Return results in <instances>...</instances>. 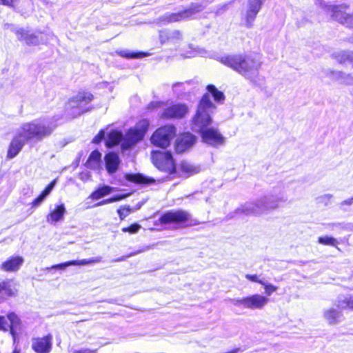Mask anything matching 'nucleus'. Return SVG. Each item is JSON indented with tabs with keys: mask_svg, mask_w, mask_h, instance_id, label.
<instances>
[{
	"mask_svg": "<svg viewBox=\"0 0 353 353\" xmlns=\"http://www.w3.org/2000/svg\"><path fill=\"white\" fill-rule=\"evenodd\" d=\"M219 61L253 83H257L261 62L256 57L252 55L228 54L220 57Z\"/></svg>",
	"mask_w": 353,
	"mask_h": 353,
	"instance_id": "f257e3e1",
	"label": "nucleus"
},
{
	"mask_svg": "<svg viewBox=\"0 0 353 353\" xmlns=\"http://www.w3.org/2000/svg\"><path fill=\"white\" fill-rule=\"evenodd\" d=\"M57 125L52 119H37L23 123L16 132L27 143L29 141H41L49 137Z\"/></svg>",
	"mask_w": 353,
	"mask_h": 353,
	"instance_id": "f03ea898",
	"label": "nucleus"
},
{
	"mask_svg": "<svg viewBox=\"0 0 353 353\" xmlns=\"http://www.w3.org/2000/svg\"><path fill=\"white\" fill-rule=\"evenodd\" d=\"M287 200V195L281 192L278 194L261 198L255 202L246 203L239 210L246 215H259L267 210L276 209L281 203L286 202Z\"/></svg>",
	"mask_w": 353,
	"mask_h": 353,
	"instance_id": "7ed1b4c3",
	"label": "nucleus"
},
{
	"mask_svg": "<svg viewBox=\"0 0 353 353\" xmlns=\"http://www.w3.org/2000/svg\"><path fill=\"white\" fill-rule=\"evenodd\" d=\"M215 109V105L212 103L208 94L202 97L199 104L196 112L192 120V130L202 134L203 131L208 130L212 123L211 114Z\"/></svg>",
	"mask_w": 353,
	"mask_h": 353,
	"instance_id": "20e7f679",
	"label": "nucleus"
},
{
	"mask_svg": "<svg viewBox=\"0 0 353 353\" xmlns=\"http://www.w3.org/2000/svg\"><path fill=\"white\" fill-rule=\"evenodd\" d=\"M228 301L235 307L255 310L263 309L270 299L261 294H254L242 298L229 299Z\"/></svg>",
	"mask_w": 353,
	"mask_h": 353,
	"instance_id": "39448f33",
	"label": "nucleus"
},
{
	"mask_svg": "<svg viewBox=\"0 0 353 353\" xmlns=\"http://www.w3.org/2000/svg\"><path fill=\"white\" fill-rule=\"evenodd\" d=\"M161 108L162 112L160 114L161 118L170 119H181L185 116L188 112V108L185 104L177 103L170 104L164 103L160 101H154L150 103L149 109Z\"/></svg>",
	"mask_w": 353,
	"mask_h": 353,
	"instance_id": "423d86ee",
	"label": "nucleus"
},
{
	"mask_svg": "<svg viewBox=\"0 0 353 353\" xmlns=\"http://www.w3.org/2000/svg\"><path fill=\"white\" fill-rule=\"evenodd\" d=\"M149 126V121L143 119L139 121L134 128H131L125 133L122 142V148L127 150L141 141Z\"/></svg>",
	"mask_w": 353,
	"mask_h": 353,
	"instance_id": "0eeeda50",
	"label": "nucleus"
},
{
	"mask_svg": "<svg viewBox=\"0 0 353 353\" xmlns=\"http://www.w3.org/2000/svg\"><path fill=\"white\" fill-rule=\"evenodd\" d=\"M93 95L88 92H79L71 98L68 104L67 109L71 111L72 117H76L88 111L86 105L92 101Z\"/></svg>",
	"mask_w": 353,
	"mask_h": 353,
	"instance_id": "6e6552de",
	"label": "nucleus"
},
{
	"mask_svg": "<svg viewBox=\"0 0 353 353\" xmlns=\"http://www.w3.org/2000/svg\"><path fill=\"white\" fill-rule=\"evenodd\" d=\"M176 134V129L174 125H167L157 129L151 137V142L153 145L165 148L168 147L171 139Z\"/></svg>",
	"mask_w": 353,
	"mask_h": 353,
	"instance_id": "1a4fd4ad",
	"label": "nucleus"
},
{
	"mask_svg": "<svg viewBox=\"0 0 353 353\" xmlns=\"http://www.w3.org/2000/svg\"><path fill=\"white\" fill-rule=\"evenodd\" d=\"M152 160L154 165L160 170L172 173L175 170V165L172 154L168 152L153 151Z\"/></svg>",
	"mask_w": 353,
	"mask_h": 353,
	"instance_id": "9d476101",
	"label": "nucleus"
},
{
	"mask_svg": "<svg viewBox=\"0 0 353 353\" xmlns=\"http://www.w3.org/2000/svg\"><path fill=\"white\" fill-rule=\"evenodd\" d=\"M204 9V6L200 3L192 4L188 8L177 12V13H168L162 18L163 21L167 23L177 22L184 19H190L195 14L201 12Z\"/></svg>",
	"mask_w": 353,
	"mask_h": 353,
	"instance_id": "9b49d317",
	"label": "nucleus"
},
{
	"mask_svg": "<svg viewBox=\"0 0 353 353\" xmlns=\"http://www.w3.org/2000/svg\"><path fill=\"white\" fill-rule=\"evenodd\" d=\"M21 330V321L19 317L14 312H10L7 316H0V330L3 332L10 331V334L15 338L18 331Z\"/></svg>",
	"mask_w": 353,
	"mask_h": 353,
	"instance_id": "f8f14e48",
	"label": "nucleus"
},
{
	"mask_svg": "<svg viewBox=\"0 0 353 353\" xmlns=\"http://www.w3.org/2000/svg\"><path fill=\"white\" fill-rule=\"evenodd\" d=\"M191 219L190 214L183 210H170L164 213L159 218V221L163 224H181Z\"/></svg>",
	"mask_w": 353,
	"mask_h": 353,
	"instance_id": "ddd939ff",
	"label": "nucleus"
},
{
	"mask_svg": "<svg viewBox=\"0 0 353 353\" xmlns=\"http://www.w3.org/2000/svg\"><path fill=\"white\" fill-rule=\"evenodd\" d=\"M327 10L331 12L332 18L343 26L353 29V14L347 13L343 6H328Z\"/></svg>",
	"mask_w": 353,
	"mask_h": 353,
	"instance_id": "4468645a",
	"label": "nucleus"
},
{
	"mask_svg": "<svg viewBox=\"0 0 353 353\" xmlns=\"http://www.w3.org/2000/svg\"><path fill=\"white\" fill-rule=\"evenodd\" d=\"M327 307L323 311V317L325 321L329 325H336L341 323L344 320L343 314L341 309L336 306Z\"/></svg>",
	"mask_w": 353,
	"mask_h": 353,
	"instance_id": "2eb2a0df",
	"label": "nucleus"
},
{
	"mask_svg": "<svg viewBox=\"0 0 353 353\" xmlns=\"http://www.w3.org/2000/svg\"><path fill=\"white\" fill-rule=\"evenodd\" d=\"M31 347L36 353H50L52 347V335L32 339Z\"/></svg>",
	"mask_w": 353,
	"mask_h": 353,
	"instance_id": "dca6fc26",
	"label": "nucleus"
},
{
	"mask_svg": "<svg viewBox=\"0 0 353 353\" xmlns=\"http://www.w3.org/2000/svg\"><path fill=\"white\" fill-rule=\"evenodd\" d=\"M265 0H249L248 9L245 16V25L248 28H251L256 14L259 12L261 6Z\"/></svg>",
	"mask_w": 353,
	"mask_h": 353,
	"instance_id": "f3484780",
	"label": "nucleus"
},
{
	"mask_svg": "<svg viewBox=\"0 0 353 353\" xmlns=\"http://www.w3.org/2000/svg\"><path fill=\"white\" fill-rule=\"evenodd\" d=\"M201 135L204 143L212 146L221 145L225 142V138L222 134L216 129L213 128L203 131Z\"/></svg>",
	"mask_w": 353,
	"mask_h": 353,
	"instance_id": "a211bd4d",
	"label": "nucleus"
},
{
	"mask_svg": "<svg viewBox=\"0 0 353 353\" xmlns=\"http://www.w3.org/2000/svg\"><path fill=\"white\" fill-rule=\"evenodd\" d=\"M183 39V34L179 30H162L159 32V39L161 43L178 46Z\"/></svg>",
	"mask_w": 353,
	"mask_h": 353,
	"instance_id": "6ab92c4d",
	"label": "nucleus"
},
{
	"mask_svg": "<svg viewBox=\"0 0 353 353\" xmlns=\"http://www.w3.org/2000/svg\"><path fill=\"white\" fill-rule=\"evenodd\" d=\"M16 34L19 40L24 41L29 46H36L45 42L43 36L39 37L23 28L17 30Z\"/></svg>",
	"mask_w": 353,
	"mask_h": 353,
	"instance_id": "aec40b11",
	"label": "nucleus"
},
{
	"mask_svg": "<svg viewBox=\"0 0 353 353\" xmlns=\"http://www.w3.org/2000/svg\"><path fill=\"white\" fill-rule=\"evenodd\" d=\"M27 142L17 133L15 132L7 152L6 158L8 159H12L14 158L23 149V146Z\"/></svg>",
	"mask_w": 353,
	"mask_h": 353,
	"instance_id": "412c9836",
	"label": "nucleus"
},
{
	"mask_svg": "<svg viewBox=\"0 0 353 353\" xmlns=\"http://www.w3.org/2000/svg\"><path fill=\"white\" fill-rule=\"evenodd\" d=\"M24 259L21 256H12L3 262L0 269L4 272H17L23 265Z\"/></svg>",
	"mask_w": 353,
	"mask_h": 353,
	"instance_id": "4be33fe9",
	"label": "nucleus"
},
{
	"mask_svg": "<svg viewBox=\"0 0 353 353\" xmlns=\"http://www.w3.org/2000/svg\"><path fill=\"white\" fill-rule=\"evenodd\" d=\"M196 141V137L190 132L183 133L176 140V150L183 152L191 147Z\"/></svg>",
	"mask_w": 353,
	"mask_h": 353,
	"instance_id": "5701e85b",
	"label": "nucleus"
},
{
	"mask_svg": "<svg viewBox=\"0 0 353 353\" xmlns=\"http://www.w3.org/2000/svg\"><path fill=\"white\" fill-rule=\"evenodd\" d=\"M65 213L66 209L63 203L57 205L48 214L46 217L47 222L50 224H55L63 219Z\"/></svg>",
	"mask_w": 353,
	"mask_h": 353,
	"instance_id": "b1692460",
	"label": "nucleus"
},
{
	"mask_svg": "<svg viewBox=\"0 0 353 353\" xmlns=\"http://www.w3.org/2000/svg\"><path fill=\"white\" fill-rule=\"evenodd\" d=\"M104 160L108 172L110 174L115 173L120 164L119 155L115 152H109L105 156Z\"/></svg>",
	"mask_w": 353,
	"mask_h": 353,
	"instance_id": "393cba45",
	"label": "nucleus"
},
{
	"mask_svg": "<svg viewBox=\"0 0 353 353\" xmlns=\"http://www.w3.org/2000/svg\"><path fill=\"white\" fill-rule=\"evenodd\" d=\"M101 154L98 150H94L90 154L85 163L88 168L99 170L101 168Z\"/></svg>",
	"mask_w": 353,
	"mask_h": 353,
	"instance_id": "a878e982",
	"label": "nucleus"
},
{
	"mask_svg": "<svg viewBox=\"0 0 353 353\" xmlns=\"http://www.w3.org/2000/svg\"><path fill=\"white\" fill-rule=\"evenodd\" d=\"M17 290L10 281H3L0 283V303L6 297L14 296Z\"/></svg>",
	"mask_w": 353,
	"mask_h": 353,
	"instance_id": "bb28decb",
	"label": "nucleus"
},
{
	"mask_svg": "<svg viewBox=\"0 0 353 353\" xmlns=\"http://www.w3.org/2000/svg\"><path fill=\"white\" fill-rule=\"evenodd\" d=\"M123 137L124 136L119 131L112 130L110 132L105 141L106 146L110 148L117 145L121 141L122 143Z\"/></svg>",
	"mask_w": 353,
	"mask_h": 353,
	"instance_id": "cd10ccee",
	"label": "nucleus"
},
{
	"mask_svg": "<svg viewBox=\"0 0 353 353\" xmlns=\"http://www.w3.org/2000/svg\"><path fill=\"white\" fill-rule=\"evenodd\" d=\"M55 183H56L55 181H52L46 188V189L41 192V194L32 202V208H37L38 206H39L41 204V203L44 201L46 197L52 190V189L54 188V187L55 185Z\"/></svg>",
	"mask_w": 353,
	"mask_h": 353,
	"instance_id": "c85d7f7f",
	"label": "nucleus"
},
{
	"mask_svg": "<svg viewBox=\"0 0 353 353\" xmlns=\"http://www.w3.org/2000/svg\"><path fill=\"white\" fill-rule=\"evenodd\" d=\"M180 170L182 174L185 177H188L192 174H196L199 172V168L188 162H181L180 164Z\"/></svg>",
	"mask_w": 353,
	"mask_h": 353,
	"instance_id": "c756f323",
	"label": "nucleus"
},
{
	"mask_svg": "<svg viewBox=\"0 0 353 353\" xmlns=\"http://www.w3.org/2000/svg\"><path fill=\"white\" fill-rule=\"evenodd\" d=\"M113 190L114 188L110 186L104 185L94 191L90 194V197L93 200H99V199L110 194Z\"/></svg>",
	"mask_w": 353,
	"mask_h": 353,
	"instance_id": "7c9ffc66",
	"label": "nucleus"
},
{
	"mask_svg": "<svg viewBox=\"0 0 353 353\" xmlns=\"http://www.w3.org/2000/svg\"><path fill=\"white\" fill-rule=\"evenodd\" d=\"M336 306L341 310H353V296L340 298L336 301Z\"/></svg>",
	"mask_w": 353,
	"mask_h": 353,
	"instance_id": "2f4dec72",
	"label": "nucleus"
},
{
	"mask_svg": "<svg viewBox=\"0 0 353 353\" xmlns=\"http://www.w3.org/2000/svg\"><path fill=\"white\" fill-rule=\"evenodd\" d=\"M117 54H119L121 57H125V58H134V59H140L143 58L144 57H147L149 55L148 53L145 52H130L128 50H121L119 52H117Z\"/></svg>",
	"mask_w": 353,
	"mask_h": 353,
	"instance_id": "473e14b6",
	"label": "nucleus"
},
{
	"mask_svg": "<svg viewBox=\"0 0 353 353\" xmlns=\"http://www.w3.org/2000/svg\"><path fill=\"white\" fill-rule=\"evenodd\" d=\"M128 179L132 181L139 183L147 184V183H152L154 181V179H148L140 174L129 175Z\"/></svg>",
	"mask_w": 353,
	"mask_h": 353,
	"instance_id": "72a5a7b5",
	"label": "nucleus"
},
{
	"mask_svg": "<svg viewBox=\"0 0 353 353\" xmlns=\"http://www.w3.org/2000/svg\"><path fill=\"white\" fill-rule=\"evenodd\" d=\"M102 261V258L101 256H97L92 259H82V260H74L72 261V264L73 265H86L91 263H99Z\"/></svg>",
	"mask_w": 353,
	"mask_h": 353,
	"instance_id": "f704fd0d",
	"label": "nucleus"
},
{
	"mask_svg": "<svg viewBox=\"0 0 353 353\" xmlns=\"http://www.w3.org/2000/svg\"><path fill=\"white\" fill-rule=\"evenodd\" d=\"M207 89L208 92L212 94L215 101H222L224 99L223 93L218 90L214 85H208Z\"/></svg>",
	"mask_w": 353,
	"mask_h": 353,
	"instance_id": "c9c22d12",
	"label": "nucleus"
},
{
	"mask_svg": "<svg viewBox=\"0 0 353 353\" xmlns=\"http://www.w3.org/2000/svg\"><path fill=\"white\" fill-rule=\"evenodd\" d=\"M134 212V209L130 205H123L118 209L117 212L121 220L125 219L129 214Z\"/></svg>",
	"mask_w": 353,
	"mask_h": 353,
	"instance_id": "e433bc0d",
	"label": "nucleus"
},
{
	"mask_svg": "<svg viewBox=\"0 0 353 353\" xmlns=\"http://www.w3.org/2000/svg\"><path fill=\"white\" fill-rule=\"evenodd\" d=\"M318 241L319 243L326 245L336 246L338 244V241L336 239L327 236L319 237Z\"/></svg>",
	"mask_w": 353,
	"mask_h": 353,
	"instance_id": "4c0bfd02",
	"label": "nucleus"
},
{
	"mask_svg": "<svg viewBox=\"0 0 353 353\" xmlns=\"http://www.w3.org/2000/svg\"><path fill=\"white\" fill-rule=\"evenodd\" d=\"M126 196H127V195H125V194L120 195V196H115L111 197L110 199L103 200V201L94 204V207L101 206L103 205L119 201H121V200L125 199Z\"/></svg>",
	"mask_w": 353,
	"mask_h": 353,
	"instance_id": "58836bf2",
	"label": "nucleus"
},
{
	"mask_svg": "<svg viewBox=\"0 0 353 353\" xmlns=\"http://www.w3.org/2000/svg\"><path fill=\"white\" fill-rule=\"evenodd\" d=\"M265 290V293L268 296H270L272 295V294L274 292H276L278 289V288L271 283L263 281V283L261 284Z\"/></svg>",
	"mask_w": 353,
	"mask_h": 353,
	"instance_id": "ea45409f",
	"label": "nucleus"
},
{
	"mask_svg": "<svg viewBox=\"0 0 353 353\" xmlns=\"http://www.w3.org/2000/svg\"><path fill=\"white\" fill-rule=\"evenodd\" d=\"M141 226L138 223H134L129 227L123 228L122 232H129L130 234H136L141 229Z\"/></svg>",
	"mask_w": 353,
	"mask_h": 353,
	"instance_id": "a19ab883",
	"label": "nucleus"
},
{
	"mask_svg": "<svg viewBox=\"0 0 353 353\" xmlns=\"http://www.w3.org/2000/svg\"><path fill=\"white\" fill-rule=\"evenodd\" d=\"M341 62L350 61L353 63V52H343L339 58Z\"/></svg>",
	"mask_w": 353,
	"mask_h": 353,
	"instance_id": "79ce46f5",
	"label": "nucleus"
},
{
	"mask_svg": "<svg viewBox=\"0 0 353 353\" xmlns=\"http://www.w3.org/2000/svg\"><path fill=\"white\" fill-rule=\"evenodd\" d=\"M20 0H0V4L8 6V7H16Z\"/></svg>",
	"mask_w": 353,
	"mask_h": 353,
	"instance_id": "37998d69",
	"label": "nucleus"
},
{
	"mask_svg": "<svg viewBox=\"0 0 353 353\" xmlns=\"http://www.w3.org/2000/svg\"><path fill=\"white\" fill-rule=\"evenodd\" d=\"M185 85L183 83H176L173 85V91L179 95L185 90Z\"/></svg>",
	"mask_w": 353,
	"mask_h": 353,
	"instance_id": "c03bdc74",
	"label": "nucleus"
},
{
	"mask_svg": "<svg viewBox=\"0 0 353 353\" xmlns=\"http://www.w3.org/2000/svg\"><path fill=\"white\" fill-rule=\"evenodd\" d=\"M245 278L252 282L258 283L261 285L263 283V281L259 279V276L257 274H248L245 275Z\"/></svg>",
	"mask_w": 353,
	"mask_h": 353,
	"instance_id": "a18cd8bd",
	"label": "nucleus"
},
{
	"mask_svg": "<svg viewBox=\"0 0 353 353\" xmlns=\"http://www.w3.org/2000/svg\"><path fill=\"white\" fill-rule=\"evenodd\" d=\"M104 135H105L104 130H100L99 132L98 133V134L94 137L92 142L94 143H97V144L100 143L104 138Z\"/></svg>",
	"mask_w": 353,
	"mask_h": 353,
	"instance_id": "49530a36",
	"label": "nucleus"
},
{
	"mask_svg": "<svg viewBox=\"0 0 353 353\" xmlns=\"http://www.w3.org/2000/svg\"><path fill=\"white\" fill-rule=\"evenodd\" d=\"M70 265H73L72 264V261H68V262H65V263H60V264H57V265H54L53 266H52L51 268H53V269H64L66 267H68V266H70Z\"/></svg>",
	"mask_w": 353,
	"mask_h": 353,
	"instance_id": "de8ad7c7",
	"label": "nucleus"
},
{
	"mask_svg": "<svg viewBox=\"0 0 353 353\" xmlns=\"http://www.w3.org/2000/svg\"><path fill=\"white\" fill-rule=\"evenodd\" d=\"M90 177L91 175L88 172H83L79 174V179L83 182L89 181Z\"/></svg>",
	"mask_w": 353,
	"mask_h": 353,
	"instance_id": "09e8293b",
	"label": "nucleus"
},
{
	"mask_svg": "<svg viewBox=\"0 0 353 353\" xmlns=\"http://www.w3.org/2000/svg\"><path fill=\"white\" fill-rule=\"evenodd\" d=\"M206 54V52L203 50V49H201V48H197V49H195V52H193L192 54L190 55H188L187 56L188 57H194V56H196V55H199V56H205Z\"/></svg>",
	"mask_w": 353,
	"mask_h": 353,
	"instance_id": "8fccbe9b",
	"label": "nucleus"
},
{
	"mask_svg": "<svg viewBox=\"0 0 353 353\" xmlns=\"http://www.w3.org/2000/svg\"><path fill=\"white\" fill-rule=\"evenodd\" d=\"M343 82L346 84H353V77L350 75H346L344 77Z\"/></svg>",
	"mask_w": 353,
	"mask_h": 353,
	"instance_id": "3c124183",
	"label": "nucleus"
},
{
	"mask_svg": "<svg viewBox=\"0 0 353 353\" xmlns=\"http://www.w3.org/2000/svg\"><path fill=\"white\" fill-rule=\"evenodd\" d=\"M353 203V198H350L347 200H345L341 203V206H343L345 205H350Z\"/></svg>",
	"mask_w": 353,
	"mask_h": 353,
	"instance_id": "603ef678",
	"label": "nucleus"
},
{
	"mask_svg": "<svg viewBox=\"0 0 353 353\" xmlns=\"http://www.w3.org/2000/svg\"><path fill=\"white\" fill-rule=\"evenodd\" d=\"M12 353H21V351L18 349H14Z\"/></svg>",
	"mask_w": 353,
	"mask_h": 353,
	"instance_id": "864d4df0",
	"label": "nucleus"
},
{
	"mask_svg": "<svg viewBox=\"0 0 353 353\" xmlns=\"http://www.w3.org/2000/svg\"><path fill=\"white\" fill-rule=\"evenodd\" d=\"M124 259H125V257H124V256H123V257H121V259H117V260H115V261H123Z\"/></svg>",
	"mask_w": 353,
	"mask_h": 353,
	"instance_id": "5fc2aeb1",
	"label": "nucleus"
},
{
	"mask_svg": "<svg viewBox=\"0 0 353 353\" xmlns=\"http://www.w3.org/2000/svg\"><path fill=\"white\" fill-rule=\"evenodd\" d=\"M325 197H328V198H330L331 196L330 195H325Z\"/></svg>",
	"mask_w": 353,
	"mask_h": 353,
	"instance_id": "6e6d98bb",
	"label": "nucleus"
}]
</instances>
